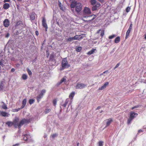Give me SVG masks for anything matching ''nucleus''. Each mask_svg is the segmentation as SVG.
Masks as SVG:
<instances>
[{
    "label": "nucleus",
    "instance_id": "nucleus-49",
    "mask_svg": "<svg viewBox=\"0 0 146 146\" xmlns=\"http://www.w3.org/2000/svg\"><path fill=\"white\" fill-rule=\"evenodd\" d=\"M57 135V134H53L52 136V137L53 138H54L56 137Z\"/></svg>",
    "mask_w": 146,
    "mask_h": 146
},
{
    "label": "nucleus",
    "instance_id": "nucleus-57",
    "mask_svg": "<svg viewBox=\"0 0 146 146\" xmlns=\"http://www.w3.org/2000/svg\"><path fill=\"white\" fill-rule=\"evenodd\" d=\"M10 1V0H4V2H9Z\"/></svg>",
    "mask_w": 146,
    "mask_h": 146
},
{
    "label": "nucleus",
    "instance_id": "nucleus-35",
    "mask_svg": "<svg viewBox=\"0 0 146 146\" xmlns=\"http://www.w3.org/2000/svg\"><path fill=\"white\" fill-rule=\"evenodd\" d=\"M51 110L49 109H46L45 110V114H47Z\"/></svg>",
    "mask_w": 146,
    "mask_h": 146
},
{
    "label": "nucleus",
    "instance_id": "nucleus-15",
    "mask_svg": "<svg viewBox=\"0 0 146 146\" xmlns=\"http://www.w3.org/2000/svg\"><path fill=\"white\" fill-rule=\"evenodd\" d=\"M9 21L8 19H6L3 21V24L5 27H8L9 25Z\"/></svg>",
    "mask_w": 146,
    "mask_h": 146
},
{
    "label": "nucleus",
    "instance_id": "nucleus-51",
    "mask_svg": "<svg viewBox=\"0 0 146 146\" xmlns=\"http://www.w3.org/2000/svg\"><path fill=\"white\" fill-rule=\"evenodd\" d=\"M14 111L15 112H17L19 111L20 110V109H19V108L16 109H14Z\"/></svg>",
    "mask_w": 146,
    "mask_h": 146
},
{
    "label": "nucleus",
    "instance_id": "nucleus-62",
    "mask_svg": "<svg viewBox=\"0 0 146 146\" xmlns=\"http://www.w3.org/2000/svg\"><path fill=\"white\" fill-rule=\"evenodd\" d=\"M18 145L19 144H17L15 145H13V146H18Z\"/></svg>",
    "mask_w": 146,
    "mask_h": 146
},
{
    "label": "nucleus",
    "instance_id": "nucleus-1",
    "mask_svg": "<svg viewBox=\"0 0 146 146\" xmlns=\"http://www.w3.org/2000/svg\"><path fill=\"white\" fill-rule=\"evenodd\" d=\"M61 64L62 69H64L65 68H68L70 66V65L68 64V59L66 57L62 59Z\"/></svg>",
    "mask_w": 146,
    "mask_h": 146
},
{
    "label": "nucleus",
    "instance_id": "nucleus-39",
    "mask_svg": "<svg viewBox=\"0 0 146 146\" xmlns=\"http://www.w3.org/2000/svg\"><path fill=\"white\" fill-rule=\"evenodd\" d=\"M133 119L129 117V118L127 120L128 124H129L131 123V121Z\"/></svg>",
    "mask_w": 146,
    "mask_h": 146
},
{
    "label": "nucleus",
    "instance_id": "nucleus-3",
    "mask_svg": "<svg viewBox=\"0 0 146 146\" xmlns=\"http://www.w3.org/2000/svg\"><path fill=\"white\" fill-rule=\"evenodd\" d=\"M75 7V11L77 13H79L82 10V5L81 3H78L76 5Z\"/></svg>",
    "mask_w": 146,
    "mask_h": 146
},
{
    "label": "nucleus",
    "instance_id": "nucleus-29",
    "mask_svg": "<svg viewBox=\"0 0 146 146\" xmlns=\"http://www.w3.org/2000/svg\"><path fill=\"white\" fill-rule=\"evenodd\" d=\"M22 78L23 80H26L27 78V76L26 74H23L22 76Z\"/></svg>",
    "mask_w": 146,
    "mask_h": 146
},
{
    "label": "nucleus",
    "instance_id": "nucleus-9",
    "mask_svg": "<svg viewBox=\"0 0 146 146\" xmlns=\"http://www.w3.org/2000/svg\"><path fill=\"white\" fill-rule=\"evenodd\" d=\"M42 25L43 27L45 28V30L46 31L48 28V26L47 24L46 23V20L44 17L42 18Z\"/></svg>",
    "mask_w": 146,
    "mask_h": 146
},
{
    "label": "nucleus",
    "instance_id": "nucleus-11",
    "mask_svg": "<svg viewBox=\"0 0 146 146\" xmlns=\"http://www.w3.org/2000/svg\"><path fill=\"white\" fill-rule=\"evenodd\" d=\"M22 137L25 141H29L31 138L29 134H26L22 136Z\"/></svg>",
    "mask_w": 146,
    "mask_h": 146
},
{
    "label": "nucleus",
    "instance_id": "nucleus-44",
    "mask_svg": "<svg viewBox=\"0 0 146 146\" xmlns=\"http://www.w3.org/2000/svg\"><path fill=\"white\" fill-rule=\"evenodd\" d=\"M27 103V100L26 99H24L22 101V104L25 105Z\"/></svg>",
    "mask_w": 146,
    "mask_h": 146
},
{
    "label": "nucleus",
    "instance_id": "nucleus-38",
    "mask_svg": "<svg viewBox=\"0 0 146 146\" xmlns=\"http://www.w3.org/2000/svg\"><path fill=\"white\" fill-rule=\"evenodd\" d=\"M46 92V91L45 89H43L41 90V93L40 94H41L43 96V95Z\"/></svg>",
    "mask_w": 146,
    "mask_h": 146
},
{
    "label": "nucleus",
    "instance_id": "nucleus-16",
    "mask_svg": "<svg viewBox=\"0 0 146 146\" xmlns=\"http://www.w3.org/2000/svg\"><path fill=\"white\" fill-rule=\"evenodd\" d=\"M138 115L137 113H135L133 111H131L130 113V117L133 119Z\"/></svg>",
    "mask_w": 146,
    "mask_h": 146
},
{
    "label": "nucleus",
    "instance_id": "nucleus-14",
    "mask_svg": "<svg viewBox=\"0 0 146 146\" xmlns=\"http://www.w3.org/2000/svg\"><path fill=\"white\" fill-rule=\"evenodd\" d=\"M4 58L3 57V56H0V70L1 69V66H3Z\"/></svg>",
    "mask_w": 146,
    "mask_h": 146
},
{
    "label": "nucleus",
    "instance_id": "nucleus-24",
    "mask_svg": "<svg viewBox=\"0 0 146 146\" xmlns=\"http://www.w3.org/2000/svg\"><path fill=\"white\" fill-rule=\"evenodd\" d=\"M43 96L41 94H40L36 97V99L38 102H39L41 100V99L42 98Z\"/></svg>",
    "mask_w": 146,
    "mask_h": 146
},
{
    "label": "nucleus",
    "instance_id": "nucleus-28",
    "mask_svg": "<svg viewBox=\"0 0 146 146\" xmlns=\"http://www.w3.org/2000/svg\"><path fill=\"white\" fill-rule=\"evenodd\" d=\"M96 50V49H92L91 50L88 52L87 54L88 55H91L92 54H93L94 52Z\"/></svg>",
    "mask_w": 146,
    "mask_h": 146
},
{
    "label": "nucleus",
    "instance_id": "nucleus-40",
    "mask_svg": "<svg viewBox=\"0 0 146 146\" xmlns=\"http://www.w3.org/2000/svg\"><path fill=\"white\" fill-rule=\"evenodd\" d=\"M116 36L115 35L113 34L112 35L109 36L108 38L109 39H111L115 37Z\"/></svg>",
    "mask_w": 146,
    "mask_h": 146
},
{
    "label": "nucleus",
    "instance_id": "nucleus-52",
    "mask_svg": "<svg viewBox=\"0 0 146 146\" xmlns=\"http://www.w3.org/2000/svg\"><path fill=\"white\" fill-rule=\"evenodd\" d=\"M10 34L9 33H7L5 35V37L6 38H8L9 37Z\"/></svg>",
    "mask_w": 146,
    "mask_h": 146
},
{
    "label": "nucleus",
    "instance_id": "nucleus-27",
    "mask_svg": "<svg viewBox=\"0 0 146 146\" xmlns=\"http://www.w3.org/2000/svg\"><path fill=\"white\" fill-rule=\"evenodd\" d=\"M131 31V30L130 29H128V30L127 31L126 33V36H125V38L126 39H127L128 38V37L129 36V33H130Z\"/></svg>",
    "mask_w": 146,
    "mask_h": 146
},
{
    "label": "nucleus",
    "instance_id": "nucleus-18",
    "mask_svg": "<svg viewBox=\"0 0 146 146\" xmlns=\"http://www.w3.org/2000/svg\"><path fill=\"white\" fill-rule=\"evenodd\" d=\"M0 115L3 117H8L9 114H7L6 112L1 111Z\"/></svg>",
    "mask_w": 146,
    "mask_h": 146
},
{
    "label": "nucleus",
    "instance_id": "nucleus-64",
    "mask_svg": "<svg viewBox=\"0 0 146 146\" xmlns=\"http://www.w3.org/2000/svg\"><path fill=\"white\" fill-rule=\"evenodd\" d=\"M46 136H47L46 135H45L44 136V138H46Z\"/></svg>",
    "mask_w": 146,
    "mask_h": 146
},
{
    "label": "nucleus",
    "instance_id": "nucleus-32",
    "mask_svg": "<svg viewBox=\"0 0 146 146\" xmlns=\"http://www.w3.org/2000/svg\"><path fill=\"white\" fill-rule=\"evenodd\" d=\"M3 105L2 106V108L3 109L5 110L7 109V106L3 102Z\"/></svg>",
    "mask_w": 146,
    "mask_h": 146
},
{
    "label": "nucleus",
    "instance_id": "nucleus-58",
    "mask_svg": "<svg viewBox=\"0 0 146 146\" xmlns=\"http://www.w3.org/2000/svg\"><path fill=\"white\" fill-rule=\"evenodd\" d=\"M101 31H101V30H100H100H98L97 31V34L99 33H100V31H101Z\"/></svg>",
    "mask_w": 146,
    "mask_h": 146
},
{
    "label": "nucleus",
    "instance_id": "nucleus-46",
    "mask_svg": "<svg viewBox=\"0 0 146 146\" xmlns=\"http://www.w3.org/2000/svg\"><path fill=\"white\" fill-rule=\"evenodd\" d=\"M130 9V7H127L126 9V12H129V11Z\"/></svg>",
    "mask_w": 146,
    "mask_h": 146
},
{
    "label": "nucleus",
    "instance_id": "nucleus-37",
    "mask_svg": "<svg viewBox=\"0 0 146 146\" xmlns=\"http://www.w3.org/2000/svg\"><path fill=\"white\" fill-rule=\"evenodd\" d=\"M35 102L34 100L33 99H30L29 100V102L30 104L31 105L32 104Z\"/></svg>",
    "mask_w": 146,
    "mask_h": 146
},
{
    "label": "nucleus",
    "instance_id": "nucleus-17",
    "mask_svg": "<svg viewBox=\"0 0 146 146\" xmlns=\"http://www.w3.org/2000/svg\"><path fill=\"white\" fill-rule=\"evenodd\" d=\"M107 121L106 123V125L105 127V128L106 127L108 126H109L111 123L112 121V119L111 118H109L107 120Z\"/></svg>",
    "mask_w": 146,
    "mask_h": 146
},
{
    "label": "nucleus",
    "instance_id": "nucleus-36",
    "mask_svg": "<svg viewBox=\"0 0 146 146\" xmlns=\"http://www.w3.org/2000/svg\"><path fill=\"white\" fill-rule=\"evenodd\" d=\"M27 70L29 75L30 76L31 75L32 72L31 70L28 68H27Z\"/></svg>",
    "mask_w": 146,
    "mask_h": 146
},
{
    "label": "nucleus",
    "instance_id": "nucleus-23",
    "mask_svg": "<svg viewBox=\"0 0 146 146\" xmlns=\"http://www.w3.org/2000/svg\"><path fill=\"white\" fill-rule=\"evenodd\" d=\"M10 7V5L8 3H5L3 6V8L5 9H8Z\"/></svg>",
    "mask_w": 146,
    "mask_h": 146
},
{
    "label": "nucleus",
    "instance_id": "nucleus-34",
    "mask_svg": "<svg viewBox=\"0 0 146 146\" xmlns=\"http://www.w3.org/2000/svg\"><path fill=\"white\" fill-rule=\"evenodd\" d=\"M73 40H79L80 38H79V36L78 35H76L74 36L73 37H72Z\"/></svg>",
    "mask_w": 146,
    "mask_h": 146
},
{
    "label": "nucleus",
    "instance_id": "nucleus-43",
    "mask_svg": "<svg viewBox=\"0 0 146 146\" xmlns=\"http://www.w3.org/2000/svg\"><path fill=\"white\" fill-rule=\"evenodd\" d=\"M73 40V37H70L67 39V42H70Z\"/></svg>",
    "mask_w": 146,
    "mask_h": 146
},
{
    "label": "nucleus",
    "instance_id": "nucleus-55",
    "mask_svg": "<svg viewBox=\"0 0 146 146\" xmlns=\"http://www.w3.org/2000/svg\"><path fill=\"white\" fill-rule=\"evenodd\" d=\"M25 106V105L22 104V105L21 106V107L20 108H19V109H20V110H21V109L23 108Z\"/></svg>",
    "mask_w": 146,
    "mask_h": 146
},
{
    "label": "nucleus",
    "instance_id": "nucleus-26",
    "mask_svg": "<svg viewBox=\"0 0 146 146\" xmlns=\"http://www.w3.org/2000/svg\"><path fill=\"white\" fill-rule=\"evenodd\" d=\"M120 40V38L119 36H117L115 39L114 42L116 43H117L119 42Z\"/></svg>",
    "mask_w": 146,
    "mask_h": 146
},
{
    "label": "nucleus",
    "instance_id": "nucleus-63",
    "mask_svg": "<svg viewBox=\"0 0 146 146\" xmlns=\"http://www.w3.org/2000/svg\"><path fill=\"white\" fill-rule=\"evenodd\" d=\"M36 58H35V59L33 60V62H35V61H36Z\"/></svg>",
    "mask_w": 146,
    "mask_h": 146
},
{
    "label": "nucleus",
    "instance_id": "nucleus-45",
    "mask_svg": "<svg viewBox=\"0 0 146 146\" xmlns=\"http://www.w3.org/2000/svg\"><path fill=\"white\" fill-rule=\"evenodd\" d=\"M53 105L54 106H55L56 105L57 103V100L56 99H54L53 100Z\"/></svg>",
    "mask_w": 146,
    "mask_h": 146
},
{
    "label": "nucleus",
    "instance_id": "nucleus-50",
    "mask_svg": "<svg viewBox=\"0 0 146 146\" xmlns=\"http://www.w3.org/2000/svg\"><path fill=\"white\" fill-rule=\"evenodd\" d=\"M132 25H133L131 23L130 24V26H129V28L128 29L131 30V29H132Z\"/></svg>",
    "mask_w": 146,
    "mask_h": 146
},
{
    "label": "nucleus",
    "instance_id": "nucleus-5",
    "mask_svg": "<svg viewBox=\"0 0 146 146\" xmlns=\"http://www.w3.org/2000/svg\"><path fill=\"white\" fill-rule=\"evenodd\" d=\"M87 86L86 84L78 82L76 84L75 88L76 89H82L85 88Z\"/></svg>",
    "mask_w": 146,
    "mask_h": 146
},
{
    "label": "nucleus",
    "instance_id": "nucleus-20",
    "mask_svg": "<svg viewBox=\"0 0 146 146\" xmlns=\"http://www.w3.org/2000/svg\"><path fill=\"white\" fill-rule=\"evenodd\" d=\"M13 122L11 121H8L6 122L5 124L6 125H7L9 127H11L13 125Z\"/></svg>",
    "mask_w": 146,
    "mask_h": 146
},
{
    "label": "nucleus",
    "instance_id": "nucleus-21",
    "mask_svg": "<svg viewBox=\"0 0 146 146\" xmlns=\"http://www.w3.org/2000/svg\"><path fill=\"white\" fill-rule=\"evenodd\" d=\"M69 102V99H67L64 104L62 105V106L64 108H65L66 107V106L68 104ZM61 108H62V107L61 106H60Z\"/></svg>",
    "mask_w": 146,
    "mask_h": 146
},
{
    "label": "nucleus",
    "instance_id": "nucleus-12",
    "mask_svg": "<svg viewBox=\"0 0 146 146\" xmlns=\"http://www.w3.org/2000/svg\"><path fill=\"white\" fill-rule=\"evenodd\" d=\"M109 84V83L108 82H105L103 85L99 88L98 90H101L104 89Z\"/></svg>",
    "mask_w": 146,
    "mask_h": 146
},
{
    "label": "nucleus",
    "instance_id": "nucleus-25",
    "mask_svg": "<svg viewBox=\"0 0 146 146\" xmlns=\"http://www.w3.org/2000/svg\"><path fill=\"white\" fill-rule=\"evenodd\" d=\"M54 55L53 54H50L49 57L50 60L53 61L54 60H55L54 59Z\"/></svg>",
    "mask_w": 146,
    "mask_h": 146
},
{
    "label": "nucleus",
    "instance_id": "nucleus-56",
    "mask_svg": "<svg viewBox=\"0 0 146 146\" xmlns=\"http://www.w3.org/2000/svg\"><path fill=\"white\" fill-rule=\"evenodd\" d=\"M15 71V69L14 68H12L11 70V72H13Z\"/></svg>",
    "mask_w": 146,
    "mask_h": 146
},
{
    "label": "nucleus",
    "instance_id": "nucleus-2",
    "mask_svg": "<svg viewBox=\"0 0 146 146\" xmlns=\"http://www.w3.org/2000/svg\"><path fill=\"white\" fill-rule=\"evenodd\" d=\"M31 120L30 119H22L19 123V129H20L21 126L24 124L30 122Z\"/></svg>",
    "mask_w": 146,
    "mask_h": 146
},
{
    "label": "nucleus",
    "instance_id": "nucleus-4",
    "mask_svg": "<svg viewBox=\"0 0 146 146\" xmlns=\"http://www.w3.org/2000/svg\"><path fill=\"white\" fill-rule=\"evenodd\" d=\"M19 118L17 117H15V118L13 120V126L15 128H17L18 127L19 128Z\"/></svg>",
    "mask_w": 146,
    "mask_h": 146
},
{
    "label": "nucleus",
    "instance_id": "nucleus-53",
    "mask_svg": "<svg viewBox=\"0 0 146 146\" xmlns=\"http://www.w3.org/2000/svg\"><path fill=\"white\" fill-rule=\"evenodd\" d=\"M144 131L143 129H140L138 130L137 134L140 133L141 132H142Z\"/></svg>",
    "mask_w": 146,
    "mask_h": 146
},
{
    "label": "nucleus",
    "instance_id": "nucleus-31",
    "mask_svg": "<svg viewBox=\"0 0 146 146\" xmlns=\"http://www.w3.org/2000/svg\"><path fill=\"white\" fill-rule=\"evenodd\" d=\"M90 2L91 4L92 5H94L95 4H96L97 3L96 0H91Z\"/></svg>",
    "mask_w": 146,
    "mask_h": 146
},
{
    "label": "nucleus",
    "instance_id": "nucleus-6",
    "mask_svg": "<svg viewBox=\"0 0 146 146\" xmlns=\"http://www.w3.org/2000/svg\"><path fill=\"white\" fill-rule=\"evenodd\" d=\"M84 15L83 16V18H90L92 17L93 16V18L91 19H89L88 21L84 19H83V20L84 21H92L96 17V16L95 15H93L90 16H84Z\"/></svg>",
    "mask_w": 146,
    "mask_h": 146
},
{
    "label": "nucleus",
    "instance_id": "nucleus-61",
    "mask_svg": "<svg viewBox=\"0 0 146 146\" xmlns=\"http://www.w3.org/2000/svg\"><path fill=\"white\" fill-rule=\"evenodd\" d=\"M98 0L101 2H103L104 1V0Z\"/></svg>",
    "mask_w": 146,
    "mask_h": 146
},
{
    "label": "nucleus",
    "instance_id": "nucleus-22",
    "mask_svg": "<svg viewBox=\"0 0 146 146\" xmlns=\"http://www.w3.org/2000/svg\"><path fill=\"white\" fill-rule=\"evenodd\" d=\"M66 78L64 77H63L61 80H60V82H58L57 84V86H59L60 84H61L63 82H66Z\"/></svg>",
    "mask_w": 146,
    "mask_h": 146
},
{
    "label": "nucleus",
    "instance_id": "nucleus-33",
    "mask_svg": "<svg viewBox=\"0 0 146 146\" xmlns=\"http://www.w3.org/2000/svg\"><path fill=\"white\" fill-rule=\"evenodd\" d=\"M98 146H103L104 142L102 141H100L98 143Z\"/></svg>",
    "mask_w": 146,
    "mask_h": 146
},
{
    "label": "nucleus",
    "instance_id": "nucleus-60",
    "mask_svg": "<svg viewBox=\"0 0 146 146\" xmlns=\"http://www.w3.org/2000/svg\"><path fill=\"white\" fill-rule=\"evenodd\" d=\"M100 106H98L97 107V108L96 109V110H99L100 108Z\"/></svg>",
    "mask_w": 146,
    "mask_h": 146
},
{
    "label": "nucleus",
    "instance_id": "nucleus-10",
    "mask_svg": "<svg viewBox=\"0 0 146 146\" xmlns=\"http://www.w3.org/2000/svg\"><path fill=\"white\" fill-rule=\"evenodd\" d=\"M100 5V4L99 3H97L96 4L92 7V11H94L97 10L98 9H99Z\"/></svg>",
    "mask_w": 146,
    "mask_h": 146
},
{
    "label": "nucleus",
    "instance_id": "nucleus-54",
    "mask_svg": "<svg viewBox=\"0 0 146 146\" xmlns=\"http://www.w3.org/2000/svg\"><path fill=\"white\" fill-rule=\"evenodd\" d=\"M35 34L36 36H38L39 35V33L37 31H35Z\"/></svg>",
    "mask_w": 146,
    "mask_h": 146
},
{
    "label": "nucleus",
    "instance_id": "nucleus-7",
    "mask_svg": "<svg viewBox=\"0 0 146 146\" xmlns=\"http://www.w3.org/2000/svg\"><path fill=\"white\" fill-rule=\"evenodd\" d=\"M91 12L90 9L87 7H85L83 10V15H89Z\"/></svg>",
    "mask_w": 146,
    "mask_h": 146
},
{
    "label": "nucleus",
    "instance_id": "nucleus-30",
    "mask_svg": "<svg viewBox=\"0 0 146 146\" xmlns=\"http://www.w3.org/2000/svg\"><path fill=\"white\" fill-rule=\"evenodd\" d=\"M75 94V92H72L69 95V97L70 98L72 99L74 97Z\"/></svg>",
    "mask_w": 146,
    "mask_h": 146
},
{
    "label": "nucleus",
    "instance_id": "nucleus-42",
    "mask_svg": "<svg viewBox=\"0 0 146 146\" xmlns=\"http://www.w3.org/2000/svg\"><path fill=\"white\" fill-rule=\"evenodd\" d=\"M140 107V105L136 106H135L134 107L132 108L131 110H133L134 109L137 108H139Z\"/></svg>",
    "mask_w": 146,
    "mask_h": 146
},
{
    "label": "nucleus",
    "instance_id": "nucleus-59",
    "mask_svg": "<svg viewBox=\"0 0 146 146\" xmlns=\"http://www.w3.org/2000/svg\"><path fill=\"white\" fill-rule=\"evenodd\" d=\"M108 71L106 70V71L104 72H103V74L107 73H108Z\"/></svg>",
    "mask_w": 146,
    "mask_h": 146
},
{
    "label": "nucleus",
    "instance_id": "nucleus-13",
    "mask_svg": "<svg viewBox=\"0 0 146 146\" xmlns=\"http://www.w3.org/2000/svg\"><path fill=\"white\" fill-rule=\"evenodd\" d=\"M36 15V14L34 13H32L30 15V18L32 22H34Z\"/></svg>",
    "mask_w": 146,
    "mask_h": 146
},
{
    "label": "nucleus",
    "instance_id": "nucleus-48",
    "mask_svg": "<svg viewBox=\"0 0 146 146\" xmlns=\"http://www.w3.org/2000/svg\"><path fill=\"white\" fill-rule=\"evenodd\" d=\"M120 65V63H117L114 68V69L117 68Z\"/></svg>",
    "mask_w": 146,
    "mask_h": 146
},
{
    "label": "nucleus",
    "instance_id": "nucleus-19",
    "mask_svg": "<svg viewBox=\"0 0 146 146\" xmlns=\"http://www.w3.org/2000/svg\"><path fill=\"white\" fill-rule=\"evenodd\" d=\"M23 24L22 23V22L21 21H19L17 22L16 25V27H20V26L23 27Z\"/></svg>",
    "mask_w": 146,
    "mask_h": 146
},
{
    "label": "nucleus",
    "instance_id": "nucleus-8",
    "mask_svg": "<svg viewBox=\"0 0 146 146\" xmlns=\"http://www.w3.org/2000/svg\"><path fill=\"white\" fill-rule=\"evenodd\" d=\"M69 1L71 3L70 7L71 8H75L76 5L78 3L76 0H69Z\"/></svg>",
    "mask_w": 146,
    "mask_h": 146
},
{
    "label": "nucleus",
    "instance_id": "nucleus-41",
    "mask_svg": "<svg viewBox=\"0 0 146 146\" xmlns=\"http://www.w3.org/2000/svg\"><path fill=\"white\" fill-rule=\"evenodd\" d=\"M82 49V48L81 47H78L76 49V51L78 52H80Z\"/></svg>",
    "mask_w": 146,
    "mask_h": 146
},
{
    "label": "nucleus",
    "instance_id": "nucleus-47",
    "mask_svg": "<svg viewBox=\"0 0 146 146\" xmlns=\"http://www.w3.org/2000/svg\"><path fill=\"white\" fill-rule=\"evenodd\" d=\"M104 31H103V30H102L101 31V34H100V36H101L102 37H103L104 35Z\"/></svg>",
    "mask_w": 146,
    "mask_h": 146
}]
</instances>
